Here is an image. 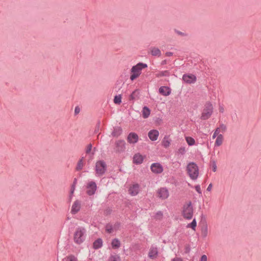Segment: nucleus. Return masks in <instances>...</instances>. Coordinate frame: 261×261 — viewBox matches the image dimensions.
<instances>
[{
  "mask_svg": "<svg viewBox=\"0 0 261 261\" xmlns=\"http://www.w3.org/2000/svg\"><path fill=\"white\" fill-rule=\"evenodd\" d=\"M86 230L83 227H77L73 234L74 242L76 244H82L85 240Z\"/></svg>",
  "mask_w": 261,
  "mask_h": 261,
  "instance_id": "obj_1",
  "label": "nucleus"
},
{
  "mask_svg": "<svg viewBox=\"0 0 261 261\" xmlns=\"http://www.w3.org/2000/svg\"><path fill=\"white\" fill-rule=\"evenodd\" d=\"M147 67L145 63L140 62L137 65L133 66L131 69V75L130 80L132 81L138 77L141 73V70Z\"/></svg>",
  "mask_w": 261,
  "mask_h": 261,
  "instance_id": "obj_2",
  "label": "nucleus"
},
{
  "mask_svg": "<svg viewBox=\"0 0 261 261\" xmlns=\"http://www.w3.org/2000/svg\"><path fill=\"white\" fill-rule=\"evenodd\" d=\"M188 173L192 179H196L199 175L198 167L194 163H189L187 167Z\"/></svg>",
  "mask_w": 261,
  "mask_h": 261,
  "instance_id": "obj_3",
  "label": "nucleus"
},
{
  "mask_svg": "<svg viewBox=\"0 0 261 261\" xmlns=\"http://www.w3.org/2000/svg\"><path fill=\"white\" fill-rule=\"evenodd\" d=\"M213 112V107L212 103L210 101H207L203 109V112L200 117L202 120L208 119L212 115Z\"/></svg>",
  "mask_w": 261,
  "mask_h": 261,
  "instance_id": "obj_4",
  "label": "nucleus"
},
{
  "mask_svg": "<svg viewBox=\"0 0 261 261\" xmlns=\"http://www.w3.org/2000/svg\"><path fill=\"white\" fill-rule=\"evenodd\" d=\"M193 214V208L191 202H189L184 205L182 215L185 218L191 219Z\"/></svg>",
  "mask_w": 261,
  "mask_h": 261,
  "instance_id": "obj_5",
  "label": "nucleus"
},
{
  "mask_svg": "<svg viewBox=\"0 0 261 261\" xmlns=\"http://www.w3.org/2000/svg\"><path fill=\"white\" fill-rule=\"evenodd\" d=\"M107 165L105 162L102 161H97L95 165L96 174L97 176L102 175L106 172Z\"/></svg>",
  "mask_w": 261,
  "mask_h": 261,
  "instance_id": "obj_6",
  "label": "nucleus"
},
{
  "mask_svg": "<svg viewBox=\"0 0 261 261\" xmlns=\"http://www.w3.org/2000/svg\"><path fill=\"white\" fill-rule=\"evenodd\" d=\"M169 196V192L166 188H161L157 191V197L162 200L167 199Z\"/></svg>",
  "mask_w": 261,
  "mask_h": 261,
  "instance_id": "obj_7",
  "label": "nucleus"
},
{
  "mask_svg": "<svg viewBox=\"0 0 261 261\" xmlns=\"http://www.w3.org/2000/svg\"><path fill=\"white\" fill-rule=\"evenodd\" d=\"M150 170L154 174H160L163 171V167L160 163H155L151 165Z\"/></svg>",
  "mask_w": 261,
  "mask_h": 261,
  "instance_id": "obj_8",
  "label": "nucleus"
},
{
  "mask_svg": "<svg viewBox=\"0 0 261 261\" xmlns=\"http://www.w3.org/2000/svg\"><path fill=\"white\" fill-rule=\"evenodd\" d=\"M96 188L97 186L95 182H89L87 186V193L89 195H93L96 190Z\"/></svg>",
  "mask_w": 261,
  "mask_h": 261,
  "instance_id": "obj_9",
  "label": "nucleus"
},
{
  "mask_svg": "<svg viewBox=\"0 0 261 261\" xmlns=\"http://www.w3.org/2000/svg\"><path fill=\"white\" fill-rule=\"evenodd\" d=\"M182 80L186 83L192 84L196 81V77L194 74H185L182 76Z\"/></svg>",
  "mask_w": 261,
  "mask_h": 261,
  "instance_id": "obj_10",
  "label": "nucleus"
},
{
  "mask_svg": "<svg viewBox=\"0 0 261 261\" xmlns=\"http://www.w3.org/2000/svg\"><path fill=\"white\" fill-rule=\"evenodd\" d=\"M139 192V186L138 184H134L131 185L128 190V192L132 196L137 195Z\"/></svg>",
  "mask_w": 261,
  "mask_h": 261,
  "instance_id": "obj_11",
  "label": "nucleus"
},
{
  "mask_svg": "<svg viewBox=\"0 0 261 261\" xmlns=\"http://www.w3.org/2000/svg\"><path fill=\"white\" fill-rule=\"evenodd\" d=\"M160 94L163 96H168L171 94V89L167 86H161L159 90Z\"/></svg>",
  "mask_w": 261,
  "mask_h": 261,
  "instance_id": "obj_12",
  "label": "nucleus"
},
{
  "mask_svg": "<svg viewBox=\"0 0 261 261\" xmlns=\"http://www.w3.org/2000/svg\"><path fill=\"white\" fill-rule=\"evenodd\" d=\"M81 202L79 200L74 201L72 205L71 212L72 214L77 213L81 208Z\"/></svg>",
  "mask_w": 261,
  "mask_h": 261,
  "instance_id": "obj_13",
  "label": "nucleus"
},
{
  "mask_svg": "<svg viewBox=\"0 0 261 261\" xmlns=\"http://www.w3.org/2000/svg\"><path fill=\"white\" fill-rule=\"evenodd\" d=\"M144 157L139 153L135 154L133 157V162L136 164H141L144 160Z\"/></svg>",
  "mask_w": 261,
  "mask_h": 261,
  "instance_id": "obj_14",
  "label": "nucleus"
},
{
  "mask_svg": "<svg viewBox=\"0 0 261 261\" xmlns=\"http://www.w3.org/2000/svg\"><path fill=\"white\" fill-rule=\"evenodd\" d=\"M158 253V248L155 247H151L148 252V256L151 259H154L157 257Z\"/></svg>",
  "mask_w": 261,
  "mask_h": 261,
  "instance_id": "obj_15",
  "label": "nucleus"
},
{
  "mask_svg": "<svg viewBox=\"0 0 261 261\" xmlns=\"http://www.w3.org/2000/svg\"><path fill=\"white\" fill-rule=\"evenodd\" d=\"M127 140L130 143H135L138 140V136L135 133H130L127 137Z\"/></svg>",
  "mask_w": 261,
  "mask_h": 261,
  "instance_id": "obj_16",
  "label": "nucleus"
},
{
  "mask_svg": "<svg viewBox=\"0 0 261 261\" xmlns=\"http://www.w3.org/2000/svg\"><path fill=\"white\" fill-rule=\"evenodd\" d=\"M124 84V82L122 80L117 81L115 87H114V89L115 92L117 93L121 92V89H122Z\"/></svg>",
  "mask_w": 261,
  "mask_h": 261,
  "instance_id": "obj_17",
  "label": "nucleus"
},
{
  "mask_svg": "<svg viewBox=\"0 0 261 261\" xmlns=\"http://www.w3.org/2000/svg\"><path fill=\"white\" fill-rule=\"evenodd\" d=\"M125 149V142L123 141H118L116 143V150L121 152Z\"/></svg>",
  "mask_w": 261,
  "mask_h": 261,
  "instance_id": "obj_18",
  "label": "nucleus"
},
{
  "mask_svg": "<svg viewBox=\"0 0 261 261\" xmlns=\"http://www.w3.org/2000/svg\"><path fill=\"white\" fill-rule=\"evenodd\" d=\"M151 54L153 56L160 57L161 56V51L159 48L153 47L151 48Z\"/></svg>",
  "mask_w": 261,
  "mask_h": 261,
  "instance_id": "obj_19",
  "label": "nucleus"
},
{
  "mask_svg": "<svg viewBox=\"0 0 261 261\" xmlns=\"http://www.w3.org/2000/svg\"><path fill=\"white\" fill-rule=\"evenodd\" d=\"M150 114V110L146 106H144L142 110V116L144 118H147Z\"/></svg>",
  "mask_w": 261,
  "mask_h": 261,
  "instance_id": "obj_20",
  "label": "nucleus"
},
{
  "mask_svg": "<svg viewBox=\"0 0 261 261\" xmlns=\"http://www.w3.org/2000/svg\"><path fill=\"white\" fill-rule=\"evenodd\" d=\"M159 136V132H149L148 137L152 141L156 140Z\"/></svg>",
  "mask_w": 261,
  "mask_h": 261,
  "instance_id": "obj_21",
  "label": "nucleus"
},
{
  "mask_svg": "<svg viewBox=\"0 0 261 261\" xmlns=\"http://www.w3.org/2000/svg\"><path fill=\"white\" fill-rule=\"evenodd\" d=\"M111 245L113 249H118L120 246V242L117 239H114L112 241Z\"/></svg>",
  "mask_w": 261,
  "mask_h": 261,
  "instance_id": "obj_22",
  "label": "nucleus"
},
{
  "mask_svg": "<svg viewBox=\"0 0 261 261\" xmlns=\"http://www.w3.org/2000/svg\"><path fill=\"white\" fill-rule=\"evenodd\" d=\"M122 91H121V93L118 95H115L114 98V102L116 105H120L121 103V99H122Z\"/></svg>",
  "mask_w": 261,
  "mask_h": 261,
  "instance_id": "obj_23",
  "label": "nucleus"
},
{
  "mask_svg": "<svg viewBox=\"0 0 261 261\" xmlns=\"http://www.w3.org/2000/svg\"><path fill=\"white\" fill-rule=\"evenodd\" d=\"M102 241L100 239H98L93 243V248L94 249H98L102 246Z\"/></svg>",
  "mask_w": 261,
  "mask_h": 261,
  "instance_id": "obj_24",
  "label": "nucleus"
},
{
  "mask_svg": "<svg viewBox=\"0 0 261 261\" xmlns=\"http://www.w3.org/2000/svg\"><path fill=\"white\" fill-rule=\"evenodd\" d=\"M139 94V91L138 89H136L134 90L132 93L130 95L129 97V99L130 100H133L136 99V97H139L138 95Z\"/></svg>",
  "mask_w": 261,
  "mask_h": 261,
  "instance_id": "obj_25",
  "label": "nucleus"
},
{
  "mask_svg": "<svg viewBox=\"0 0 261 261\" xmlns=\"http://www.w3.org/2000/svg\"><path fill=\"white\" fill-rule=\"evenodd\" d=\"M223 141V136L221 134L218 135V137L216 138V140L215 142V145L217 146H220L222 144Z\"/></svg>",
  "mask_w": 261,
  "mask_h": 261,
  "instance_id": "obj_26",
  "label": "nucleus"
},
{
  "mask_svg": "<svg viewBox=\"0 0 261 261\" xmlns=\"http://www.w3.org/2000/svg\"><path fill=\"white\" fill-rule=\"evenodd\" d=\"M84 162L83 161V158H82L78 162L76 167V169L78 171L82 170L84 167Z\"/></svg>",
  "mask_w": 261,
  "mask_h": 261,
  "instance_id": "obj_27",
  "label": "nucleus"
},
{
  "mask_svg": "<svg viewBox=\"0 0 261 261\" xmlns=\"http://www.w3.org/2000/svg\"><path fill=\"white\" fill-rule=\"evenodd\" d=\"M108 261H121V259L118 255H112L109 257Z\"/></svg>",
  "mask_w": 261,
  "mask_h": 261,
  "instance_id": "obj_28",
  "label": "nucleus"
},
{
  "mask_svg": "<svg viewBox=\"0 0 261 261\" xmlns=\"http://www.w3.org/2000/svg\"><path fill=\"white\" fill-rule=\"evenodd\" d=\"M201 234L204 237H206L208 234V227L206 225L204 226L201 229Z\"/></svg>",
  "mask_w": 261,
  "mask_h": 261,
  "instance_id": "obj_29",
  "label": "nucleus"
},
{
  "mask_svg": "<svg viewBox=\"0 0 261 261\" xmlns=\"http://www.w3.org/2000/svg\"><path fill=\"white\" fill-rule=\"evenodd\" d=\"M163 216V213L161 211L158 212L154 216V219L156 220H160Z\"/></svg>",
  "mask_w": 261,
  "mask_h": 261,
  "instance_id": "obj_30",
  "label": "nucleus"
},
{
  "mask_svg": "<svg viewBox=\"0 0 261 261\" xmlns=\"http://www.w3.org/2000/svg\"><path fill=\"white\" fill-rule=\"evenodd\" d=\"M197 225V223L195 219H194L191 223L187 225L188 228H191L193 230H195Z\"/></svg>",
  "mask_w": 261,
  "mask_h": 261,
  "instance_id": "obj_31",
  "label": "nucleus"
},
{
  "mask_svg": "<svg viewBox=\"0 0 261 261\" xmlns=\"http://www.w3.org/2000/svg\"><path fill=\"white\" fill-rule=\"evenodd\" d=\"M186 141L189 145H193L195 144V140L193 138L190 137H187L186 138Z\"/></svg>",
  "mask_w": 261,
  "mask_h": 261,
  "instance_id": "obj_32",
  "label": "nucleus"
},
{
  "mask_svg": "<svg viewBox=\"0 0 261 261\" xmlns=\"http://www.w3.org/2000/svg\"><path fill=\"white\" fill-rule=\"evenodd\" d=\"M64 261H77V259L74 256L70 255L65 258Z\"/></svg>",
  "mask_w": 261,
  "mask_h": 261,
  "instance_id": "obj_33",
  "label": "nucleus"
},
{
  "mask_svg": "<svg viewBox=\"0 0 261 261\" xmlns=\"http://www.w3.org/2000/svg\"><path fill=\"white\" fill-rule=\"evenodd\" d=\"M169 72L168 70H165V71H160L159 73L158 76L162 77V76H169Z\"/></svg>",
  "mask_w": 261,
  "mask_h": 261,
  "instance_id": "obj_34",
  "label": "nucleus"
},
{
  "mask_svg": "<svg viewBox=\"0 0 261 261\" xmlns=\"http://www.w3.org/2000/svg\"><path fill=\"white\" fill-rule=\"evenodd\" d=\"M170 144V142L168 140L164 139L162 141V145L165 148L168 147L169 146Z\"/></svg>",
  "mask_w": 261,
  "mask_h": 261,
  "instance_id": "obj_35",
  "label": "nucleus"
},
{
  "mask_svg": "<svg viewBox=\"0 0 261 261\" xmlns=\"http://www.w3.org/2000/svg\"><path fill=\"white\" fill-rule=\"evenodd\" d=\"M221 129L222 130H225L227 129L226 125L224 124H221L219 127H217L214 130H220Z\"/></svg>",
  "mask_w": 261,
  "mask_h": 261,
  "instance_id": "obj_36",
  "label": "nucleus"
},
{
  "mask_svg": "<svg viewBox=\"0 0 261 261\" xmlns=\"http://www.w3.org/2000/svg\"><path fill=\"white\" fill-rule=\"evenodd\" d=\"M185 152H186V148L185 147H180L177 151V152L179 154H184L185 153Z\"/></svg>",
  "mask_w": 261,
  "mask_h": 261,
  "instance_id": "obj_37",
  "label": "nucleus"
},
{
  "mask_svg": "<svg viewBox=\"0 0 261 261\" xmlns=\"http://www.w3.org/2000/svg\"><path fill=\"white\" fill-rule=\"evenodd\" d=\"M92 145L91 144H89L88 145V146L86 147V152L87 154H89L91 152L92 150Z\"/></svg>",
  "mask_w": 261,
  "mask_h": 261,
  "instance_id": "obj_38",
  "label": "nucleus"
},
{
  "mask_svg": "<svg viewBox=\"0 0 261 261\" xmlns=\"http://www.w3.org/2000/svg\"><path fill=\"white\" fill-rule=\"evenodd\" d=\"M106 231L109 233H112L113 231V228L111 225H108L106 226Z\"/></svg>",
  "mask_w": 261,
  "mask_h": 261,
  "instance_id": "obj_39",
  "label": "nucleus"
},
{
  "mask_svg": "<svg viewBox=\"0 0 261 261\" xmlns=\"http://www.w3.org/2000/svg\"><path fill=\"white\" fill-rule=\"evenodd\" d=\"M212 170L214 172H216L217 170V165L215 161L213 162L212 163Z\"/></svg>",
  "mask_w": 261,
  "mask_h": 261,
  "instance_id": "obj_40",
  "label": "nucleus"
},
{
  "mask_svg": "<svg viewBox=\"0 0 261 261\" xmlns=\"http://www.w3.org/2000/svg\"><path fill=\"white\" fill-rule=\"evenodd\" d=\"M175 32L179 35H180V36H187V34L184 33H182L179 31H178L177 30H175Z\"/></svg>",
  "mask_w": 261,
  "mask_h": 261,
  "instance_id": "obj_41",
  "label": "nucleus"
},
{
  "mask_svg": "<svg viewBox=\"0 0 261 261\" xmlns=\"http://www.w3.org/2000/svg\"><path fill=\"white\" fill-rule=\"evenodd\" d=\"M80 112V108L79 106H76L75 108V110H74V114L75 115H77Z\"/></svg>",
  "mask_w": 261,
  "mask_h": 261,
  "instance_id": "obj_42",
  "label": "nucleus"
},
{
  "mask_svg": "<svg viewBox=\"0 0 261 261\" xmlns=\"http://www.w3.org/2000/svg\"><path fill=\"white\" fill-rule=\"evenodd\" d=\"M195 190H196V191L198 193L201 194V190L200 187L199 185H197V186H195Z\"/></svg>",
  "mask_w": 261,
  "mask_h": 261,
  "instance_id": "obj_43",
  "label": "nucleus"
},
{
  "mask_svg": "<svg viewBox=\"0 0 261 261\" xmlns=\"http://www.w3.org/2000/svg\"><path fill=\"white\" fill-rule=\"evenodd\" d=\"M100 122L99 121H98L96 126H95V130H99L100 129Z\"/></svg>",
  "mask_w": 261,
  "mask_h": 261,
  "instance_id": "obj_44",
  "label": "nucleus"
},
{
  "mask_svg": "<svg viewBox=\"0 0 261 261\" xmlns=\"http://www.w3.org/2000/svg\"><path fill=\"white\" fill-rule=\"evenodd\" d=\"M200 261H207V257L205 255H203L201 257Z\"/></svg>",
  "mask_w": 261,
  "mask_h": 261,
  "instance_id": "obj_45",
  "label": "nucleus"
},
{
  "mask_svg": "<svg viewBox=\"0 0 261 261\" xmlns=\"http://www.w3.org/2000/svg\"><path fill=\"white\" fill-rule=\"evenodd\" d=\"M74 190H75V186L74 185H73L71 187V191H70L71 196L73 194Z\"/></svg>",
  "mask_w": 261,
  "mask_h": 261,
  "instance_id": "obj_46",
  "label": "nucleus"
},
{
  "mask_svg": "<svg viewBox=\"0 0 261 261\" xmlns=\"http://www.w3.org/2000/svg\"><path fill=\"white\" fill-rule=\"evenodd\" d=\"M219 132H215V133H214L213 135V138L214 139L216 137L217 138L218 137V135H219Z\"/></svg>",
  "mask_w": 261,
  "mask_h": 261,
  "instance_id": "obj_47",
  "label": "nucleus"
},
{
  "mask_svg": "<svg viewBox=\"0 0 261 261\" xmlns=\"http://www.w3.org/2000/svg\"><path fill=\"white\" fill-rule=\"evenodd\" d=\"M165 55L167 57H170L173 55V53L172 52H166Z\"/></svg>",
  "mask_w": 261,
  "mask_h": 261,
  "instance_id": "obj_48",
  "label": "nucleus"
},
{
  "mask_svg": "<svg viewBox=\"0 0 261 261\" xmlns=\"http://www.w3.org/2000/svg\"><path fill=\"white\" fill-rule=\"evenodd\" d=\"M219 111L220 113H223L224 111V108L222 107V106H220L219 107Z\"/></svg>",
  "mask_w": 261,
  "mask_h": 261,
  "instance_id": "obj_49",
  "label": "nucleus"
},
{
  "mask_svg": "<svg viewBox=\"0 0 261 261\" xmlns=\"http://www.w3.org/2000/svg\"><path fill=\"white\" fill-rule=\"evenodd\" d=\"M172 261H182V259L179 257H176L172 259Z\"/></svg>",
  "mask_w": 261,
  "mask_h": 261,
  "instance_id": "obj_50",
  "label": "nucleus"
},
{
  "mask_svg": "<svg viewBox=\"0 0 261 261\" xmlns=\"http://www.w3.org/2000/svg\"><path fill=\"white\" fill-rule=\"evenodd\" d=\"M212 184H210L209 186H208L207 188V190L208 191H210L212 189Z\"/></svg>",
  "mask_w": 261,
  "mask_h": 261,
  "instance_id": "obj_51",
  "label": "nucleus"
},
{
  "mask_svg": "<svg viewBox=\"0 0 261 261\" xmlns=\"http://www.w3.org/2000/svg\"><path fill=\"white\" fill-rule=\"evenodd\" d=\"M166 64H167V61L166 60H164L162 61V62H161V64L163 65H165Z\"/></svg>",
  "mask_w": 261,
  "mask_h": 261,
  "instance_id": "obj_52",
  "label": "nucleus"
},
{
  "mask_svg": "<svg viewBox=\"0 0 261 261\" xmlns=\"http://www.w3.org/2000/svg\"><path fill=\"white\" fill-rule=\"evenodd\" d=\"M150 130L154 131V130H156V129H151Z\"/></svg>",
  "mask_w": 261,
  "mask_h": 261,
  "instance_id": "obj_53",
  "label": "nucleus"
},
{
  "mask_svg": "<svg viewBox=\"0 0 261 261\" xmlns=\"http://www.w3.org/2000/svg\"><path fill=\"white\" fill-rule=\"evenodd\" d=\"M118 130L121 131L122 129H119Z\"/></svg>",
  "mask_w": 261,
  "mask_h": 261,
  "instance_id": "obj_54",
  "label": "nucleus"
}]
</instances>
